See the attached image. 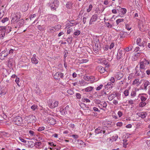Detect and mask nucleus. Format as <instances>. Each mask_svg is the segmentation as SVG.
<instances>
[{
	"label": "nucleus",
	"instance_id": "f257e3e1",
	"mask_svg": "<svg viewBox=\"0 0 150 150\" xmlns=\"http://www.w3.org/2000/svg\"><path fill=\"white\" fill-rule=\"evenodd\" d=\"M53 115H50L45 120V122L49 125H54L56 123V121L55 119L53 117Z\"/></svg>",
	"mask_w": 150,
	"mask_h": 150
},
{
	"label": "nucleus",
	"instance_id": "f03ea898",
	"mask_svg": "<svg viewBox=\"0 0 150 150\" xmlns=\"http://www.w3.org/2000/svg\"><path fill=\"white\" fill-rule=\"evenodd\" d=\"M26 120L29 123H33L36 121V117L33 115H30L25 117Z\"/></svg>",
	"mask_w": 150,
	"mask_h": 150
},
{
	"label": "nucleus",
	"instance_id": "7ed1b4c3",
	"mask_svg": "<svg viewBox=\"0 0 150 150\" xmlns=\"http://www.w3.org/2000/svg\"><path fill=\"white\" fill-rule=\"evenodd\" d=\"M149 64L150 62L149 61L146 60L145 59H144L143 61L139 63V68L140 69L145 70L146 69L145 68V66L148 65Z\"/></svg>",
	"mask_w": 150,
	"mask_h": 150
},
{
	"label": "nucleus",
	"instance_id": "20e7f679",
	"mask_svg": "<svg viewBox=\"0 0 150 150\" xmlns=\"http://www.w3.org/2000/svg\"><path fill=\"white\" fill-rule=\"evenodd\" d=\"M22 118L20 116H17L14 118L13 120V122L14 124L18 125H19L22 123Z\"/></svg>",
	"mask_w": 150,
	"mask_h": 150
},
{
	"label": "nucleus",
	"instance_id": "39448f33",
	"mask_svg": "<svg viewBox=\"0 0 150 150\" xmlns=\"http://www.w3.org/2000/svg\"><path fill=\"white\" fill-rule=\"evenodd\" d=\"M95 132L96 134H100V136H103V137L105 131L104 128L98 127L95 129Z\"/></svg>",
	"mask_w": 150,
	"mask_h": 150
},
{
	"label": "nucleus",
	"instance_id": "423d86ee",
	"mask_svg": "<svg viewBox=\"0 0 150 150\" xmlns=\"http://www.w3.org/2000/svg\"><path fill=\"white\" fill-rule=\"evenodd\" d=\"M51 3L50 6L52 9H56L59 6V1L57 0H54Z\"/></svg>",
	"mask_w": 150,
	"mask_h": 150
},
{
	"label": "nucleus",
	"instance_id": "0eeeda50",
	"mask_svg": "<svg viewBox=\"0 0 150 150\" xmlns=\"http://www.w3.org/2000/svg\"><path fill=\"white\" fill-rule=\"evenodd\" d=\"M58 102L54 101V103L52 100H50L48 103L49 106L51 108H54L57 107L58 105Z\"/></svg>",
	"mask_w": 150,
	"mask_h": 150
},
{
	"label": "nucleus",
	"instance_id": "6e6552de",
	"mask_svg": "<svg viewBox=\"0 0 150 150\" xmlns=\"http://www.w3.org/2000/svg\"><path fill=\"white\" fill-rule=\"evenodd\" d=\"M8 54V50L7 49H5L2 51L0 54V59L3 60L4 58L7 56Z\"/></svg>",
	"mask_w": 150,
	"mask_h": 150
},
{
	"label": "nucleus",
	"instance_id": "1a4fd4ad",
	"mask_svg": "<svg viewBox=\"0 0 150 150\" xmlns=\"http://www.w3.org/2000/svg\"><path fill=\"white\" fill-rule=\"evenodd\" d=\"M64 77V74L60 72H56L54 75V78L56 80H59L60 78L63 79Z\"/></svg>",
	"mask_w": 150,
	"mask_h": 150
},
{
	"label": "nucleus",
	"instance_id": "9d476101",
	"mask_svg": "<svg viewBox=\"0 0 150 150\" xmlns=\"http://www.w3.org/2000/svg\"><path fill=\"white\" fill-rule=\"evenodd\" d=\"M135 74H136V76H141L142 77H143V76H144V75H145V71L144 70L140 69L139 68V70H138L136 71Z\"/></svg>",
	"mask_w": 150,
	"mask_h": 150
},
{
	"label": "nucleus",
	"instance_id": "9b49d317",
	"mask_svg": "<svg viewBox=\"0 0 150 150\" xmlns=\"http://www.w3.org/2000/svg\"><path fill=\"white\" fill-rule=\"evenodd\" d=\"M124 51L122 50H119L118 51L117 55V59H120L121 58L123 57Z\"/></svg>",
	"mask_w": 150,
	"mask_h": 150
},
{
	"label": "nucleus",
	"instance_id": "f8f14e48",
	"mask_svg": "<svg viewBox=\"0 0 150 150\" xmlns=\"http://www.w3.org/2000/svg\"><path fill=\"white\" fill-rule=\"evenodd\" d=\"M6 33L4 29V26H0V38H3L5 36Z\"/></svg>",
	"mask_w": 150,
	"mask_h": 150
},
{
	"label": "nucleus",
	"instance_id": "ddd939ff",
	"mask_svg": "<svg viewBox=\"0 0 150 150\" xmlns=\"http://www.w3.org/2000/svg\"><path fill=\"white\" fill-rule=\"evenodd\" d=\"M98 18V16L96 14H95L93 15L91 18L90 21L89 22V24L91 25L92 24V22L97 20Z\"/></svg>",
	"mask_w": 150,
	"mask_h": 150
},
{
	"label": "nucleus",
	"instance_id": "4468645a",
	"mask_svg": "<svg viewBox=\"0 0 150 150\" xmlns=\"http://www.w3.org/2000/svg\"><path fill=\"white\" fill-rule=\"evenodd\" d=\"M118 93H117L114 92L108 96V99L109 100H112L116 96H117Z\"/></svg>",
	"mask_w": 150,
	"mask_h": 150
},
{
	"label": "nucleus",
	"instance_id": "2eb2a0df",
	"mask_svg": "<svg viewBox=\"0 0 150 150\" xmlns=\"http://www.w3.org/2000/svg\"><path fill=\"white\" fill-rule=\"evenodd\" d=\"M16 23L17 24V26L18 28H19L23 25L24 23V20L23 19H21L17 21Z\"/></svg>",
	"mask_w": 150,
	"mask_h": 150
},
{
	"label": "nucleus",
	"instance_id": "dca6fc26",
	"mask_svg": "<svg viewBox=\"0 0 150 150\" xmlns=\"http://www.w3.org/2000/svg\"><path fill=\"white\" fill-rule=\"evenodd\" d=\"M137 115L139 117H141L142 118H144L146 117L147 114L145 112H142L137 113Z\"/></svg>",
	"mask_w": 150,
	"mask_h": 150
},
{
	"label": "nucleus",
	"instance_id": "f3484780",
	"mask_svg": "<svg viewBox=\"0 0 150 150\" xmlns=\"http://www.w3.org/2000/svg\"><path fill=\"white\" fill-rule=\"evenodd\" d=\"M123 76V75L122 73L117 72L116 73L115 77L117 79L120 80L121 79Z\"/></svg>",
	"mask_w": 150,
	"mask_h": 150
},
{
	"label": "nucleus",
	"instance_id": "a211bd4d",
	"mask_svg": "<svg viewBox=\"0 0 150 150\" xmlns=\"http://www.w3.org/2000/svg\"><path fill=\"white\" fill-rule=\"evenodd\" d=\"M107 106V103L105 102H102L99 105V108L101 109H103V108H105Z\"/></svg>",
	"mask_w": 150,
	"mask_h": 150
},
{
	"label": "nucleus",
	"instance_id": "6ab92c4d",
	"mask_svg": "<svg viewBox=\"0 0 150 150\" xmlns=\"http://www.w3.org/2000/svg\"><path fill=\"white\" fill-rule=\"evenodd\" d=\"M36 56V55L35 54H34L33 55V57L31 58V60L32 61V62L33 63L35 64H37L38 63V59H36L35 58V57Z\"/></svg>",
	"mask_w": 150,
	"mask_h": 150
},
{
	"label": "nucleus",
	"instance_id": "aec40b11",
	"mask_svg": "<svg viewBox=\"0 0 150 150\" xmlns=\"http://www.w3.org/2000/svg\"><path fill=\"white\" fill-rule=\"evenodd\" d=\"M13 59L11 58L9 59L7 62V65L8 67L11 68L12 66Z\"/></svg>",
	"mask_w": 150,
	"mask_h": 150
},
{
	"label": "nucleus",
	"instance_id": "412c9836",
	"mask_svg": "<svg viewBox=\"0 0 150 150\" xmlns=\"http://www.w3.org/2000/svg\"><path fill=\"white\" fill-rule=\"evenodd\" d=\"M126 11L127 10L126 8H122L120 9V10L119 11H118V12L119 13V14L122 15H124Z\"/></svg>",
	"mask_w": 150,
	"mask_h": 150
},
{
	"label": "nucleus",
	"instance_id": "4be33fe9",
	"mask_svg": "<svg viewBox=\"0 0 150 150\" xmlns=\"http://www.w3.org/2000/svg\"><path fill=\"white\" fill-rule=\"evenodd\" d=\"M4 27V29L6 33V34H7L9 33L11 31V27L9 26Z\"/></svg>",
	"mask_w": 150,
	"mask_h": 150
},
{
	"label": "nucleus",
	"instance_id": "5701e85b",
	"mask_svg": "<svg viewBox=\"0 0 150 150\" xmlns=\"http://www.w3.org/2000/svg\"><path fill=\"white\" fill-rule=\"evenodd\" d=\"M97 68L98 71L101 73H104L105 71V68L101 66H98Z\"/></svg>",
	"mask_w": 150,
	"mask_h": 150
},
{
	"label": "nucleus",
	"instance_id": "b1692460",
	"mask_svg": "<svg viewBox=\"0 0 150 150\" xmlns=\"http://www.w3.org/2000/svg\"><path fill=\"white\" fill-rule=\"evenodd\" d=\"M141 83V81H139L138 79H135L133 83V85L137 84V86L139 85V84Z\"/></svg>",
	"mask_w": 150,
	"mask_h": 150
},
{
	"label": "nucleus",
	"instance_id": "393cba45",
	"mask_svg": "<svg viewBox=\"0 0 150 150\" xmlns=\"http://www.w3.org/2000/svg\"><path fill=\"white\" fill-rule=\"evenodd\" d=\"M126 33L124 32L123 31H121L120 33V38H125L126 35Z\"/></svg>",
	"mask_w": 150,
	"mask_h": 150
},
{
	"label": "nucleus",
	"instance_id": "a878e982",
	"mask_svg": "<svg viewBox=\"0 0 150 150\" xmlns=\"http://www.w3.org/2000/svg\"><path fill=\"white\" fill-rule=\"evenodd\" d=\"M150 83L148 81L145 82L144 83V89L146 90L147 89V87L149 85H150Z\"/></svg>",
	"mask_w": 150,
	"mask_h": 150
},
{
	"label": "nucleus",
	"instance_id": "bb28decb",
	"mask_svg": "<svg viewBox=\"0 0 150 150\" xmlns=\"http://www.w3.org/2000/svg\"><path fill=\"white\" fill-rule=\"evenodd\" d=\"M93 87H91V86H89V87H88L87 88H85L84 89V90H85V91L86 92H89V91H92V90L93 89ZM83 90H84V89Z\"/></svg>",
	"mask_w": 150,
	"mask_h": 150
},
{
	"label": "nucleus",
	"instance_id": "cd10ccee",
	"mask_svg": "<svg viewBox=\"0 0 150 150\" xmlns=\"http://www.w3.org/2000/svg\"><path fill=\"white\" fill-rule=\"evenodd\" d=\"M28 4H25L23 6L22 8L23 9V11H26L28 10Z\"/></svg>",
	"mask_w": 150,
	"mask_h": 150
},
{
	"label": "nucleus",
	"instance_id": "c85d7f7f",
	"mask_svg": "<svg viewBox=\"0 0 150 150\" xmlns=\"http://www.w3.org/2000/svg\"><path fill=\"white\" fill-rule=\"evenodd\" d=\"M55 30H58L61 28V25L59 24L56 25L54 27Z\"/></svg>",
	"mask_w": 150,
	"mask_h": 150
},
{
	"label": "nucleus",
	"instance_id": "c756f323",
	"mask_svg": "<svg viewBox=\"0 0 150 150\" xmlns=\"http://www.w3.org/2000/svg\"><path fill=\"white\" fill-rule=\"evenodd\" d=\"M19 19V18H18V17L16 16L15 18H13L11 20V22L13 23L17 21Z\"/></svg>",
	"mask_w": 150,
	"mask_h": 150
},
{
	"label": "nucleus",
	"instance_id": "7c9ffc66",
	"mask_svg": "<svg viewBox=\"0 0 150 150\" xmlns=\"http://www.w3.org/2000/svg\"><path fill=\"white\" fill-rule=\"evenodd\" d=\"M66 7L68 9H70L72 7V4L71 2H67L66 5Z\"/></svg>",
	"mask_w": 150,
	"mask_h": 150
},
{
	"label": "nucleus",
	"instance_id": "2f4dec72",
	"mask_svg": "<svg viewBox=\"0 0 150 150\" xmlns=\"http://www.w3.org/2000/svg\"><path fill=\"white\" fill-rule=\"evenodd\" d=\"M132 46H130L127 47H126L124 49V50H125L126 52H128L129 51L132 50Z\"/></svg>",
	"mask_w": 150,
	"mask_h": 150
},
{
	"label": "nucleus",
	"instance_id": "473e14b6",
	"mask_svg": "<svg viewBox=\"0 0 150 150\" xmlns=\"http://www.w3.org/2000/svg\"><path fill=\"white\" fill-rule=\"evenodd\" d=\"M146 105V103L145 102H142L140 103L139 104V107H143Z\"/></svg>",
	"mask_w": 150,
	"mask_h": 150
},
{
	"label": "nucleus",
	"instance_id": "72a5a7b5",
	"mask_svg": "<svg viewBox=\"0 0 150 150\" xmlns=\"http://www.w3.org/2000/svg\"><path fill=\"white\" fill-rule=\"evenodd\" d=\"M124 20V19L122 18L117 19L116 21V23L118 25L120 23L123 22Z\"/></svg>",
	"mask_w": 150,
	"mask_h": 150
},
{
	"label": "nucleus",
	"instance_id": "f704fd0d",
	"mask_svg": "<svg viewBox=\"0 0 150 150\" xmlns=\"http://www.w3.org/2000/svg\"><path fill=\"white\" fill-rule=\"evenodd\" d=\"M123 146L124 147L126 148V147L127 145L128 144L127 143V140L126 139H125L123 140Z\"/></svg>",
	"mask_w": 150,
	"mask_h": 150
},
{
	"label": "nucleus",
	"instance_id": "c9c22d12",
	"mask_svg": "<svg viewBox=\"0 0 150 150\" xmlns=\"http://www.w3.org/2000/svg\"><path fill=\"white\" fill-rule=\"evenodd\" d=\"M67 93L68 94L71 95L74 93V91L71 89H69L67 91Z\"/></svg>",
	"mask_w": 150,
	"mask_h": 150
},
{
	"label": "nucleus",
	"instance_id": "e433bc0d",
	"mask_svg": "<svg viewBox=\"0 0 150 150\" xmlns=\"http://www.w3.org/2000/svg\"><path fill=\"white\" fill-rule=\"evenodd\" d=\"M83 102H86L89 103L90 102V100L85 98H83L81 100Z\"/></svg>",
	"mask_w": 150,
	"mask_h": 150
},
{
	"label": "nucleus",
	"instance_id": "4c0bfd02",
	"mask_svg": "<svg viewBox=\"0 0 150 150\" xmlns=\"http://www.w3.org/2000/svg\"><path fill=\"white\" fill-rule=\"evenodd\" d=\"M38 106L37 105H33L31 107V108L33 110H35L37 108Z\"/></svg>",
	"mask_w": 150,
	"mask_h": 150
},
{
	"label": "nucleus",
	"instance_id": "58836bf2",
	"mask_svg": "<svg viewBox=\"0 0 150 150\" xmlns=\"http://www.w3.org/2000/svg\"><path fill=\"white\" fill-rule=\"evenodd\" d=\"M136 92L135 91H132L131 93V96L132 97H135L136 96Z\"/></svg>",
	"mask_w": 150,
	"mask_h": 150
},
{
	"label": "nucleus",
	"instance_id": "ea45409f",
	"mask_svg": "<svg viewBox=\"0 0 150 150\" xmlns=\"http://www.w3.org/2000/svg\"><path fill=\"white\" fill-rule=\"evenodd\" d=\"M124 94L125 96H127L129 95V92L128 90H125L124 92Z\"/></svg>",
	"mask_w": 150,
	"mask_h": 150
},
{
	"label": "nucleus",
	"instance_id": "a19ab883",
	"mask_svg": "<svg viewBox=\"0 0 150 150\" xmlns=\"http://www.w3.org/2000/svg\"><path fill=\"white\" fill-rule=\"evenodd\" d=\"M78 144H79L81 145H83H83H84L85 146L86 145V144L84 143V142L81 140H78Z\"/></svg>",
	"mask_w": 150,
	"mask_h": 150
},
{
	"label": "nucleus",
	"instance_id": "79ce46f5",
	"mask_svg": "<svg viewBox=\"0 0 150 150\" xmlns=\"http://www.w3.org/2000/svg\"><path fill=\"white\" fill-rule=\"evenodd\" d=\"M50 32L51 33H53L54 31H55L56 30H55L54 28V27H51L50 28Z\"/></svg>",
	"mask_w": 150,
	"mask_h": 150
},
{
	"label": "nucleus",
	"instance_id": "37998d69",
	"mask_svg": "<svg viewBox=\"0 0 150 150\" xmlns=\"http://www.w3.org/2000/svg\"><path fill=\"white\" fill-rule=\"evenodd\" d=\"M140 99L142 102H145V101L146 100L147 98L143 96H141L140 97Z\"/></svg>",
	"mask_w": 150,
	"mask_h": 150
},
{
	"label": "nucleus",
	"instance_id": "c03bdc74",
	"mask_svg": "<svg viewBox=\"0 0 150 150\" xmlns=\"http://www.w3.org/2000/svg\"><path fill=\"white\" fill-rule=\"evenodd\" d=\"M80 33V32L79 30H77L74 33V35H78Z\"/></svg>",
	"mask_w": 150,
	"mask_h": 150
},
{
	"label": "nucleus",
	"instance_id": "a18cd8bd",
	"mask_svg": "<svg viewBox=\"0 0 150 150\" xmlns=\"http://www.w3.org/2000/svg\"><path fill=\"white\" fill-rule=\"evenodd\" d=\"M72 40V37H69L67 40V41L68 42L71 43Z\"/></svg>",
	"mask_w": 150,
	"mask_h": 150
},
{
	"label": "nucleus",
	"instance_id": "49530a36",
	"mask_svg": "<svg viewBox=\"0 0 150 150\" xmlns=\"http://www.w3.org/2000/svg\"><path fill=\"white\" fill-rule=\"evenodd\" d=\"M92 5H90L88 7V8L87 9V12H89L91 10L92 8Z\"/></svg>",
	"mask_w": 150,
	"mask_h": 150
},
{
	"label": "nucleus",
	"instance_id": "de8ad7c7",
	"mask_svg": "<svg viewBox=\"0 0 150 150\" xmlns=\"http://www.w3.org/2000/svg\"><path fill=\"white\" fill-rule=\"evenodd\" d=\"M76 96L77 99H80L81 98V95L79 93H76Z\"/></svg>",
	"mask_w": 150,
	"mask_h": 150
},
{
	"label": "nucleus",
	"instance_id": "09e8293b",
	"mask_svg": "<svg viewBox=\"0 0 150 150\" xmlns=\"http://www.w3.org/2000/svg\"><path fill=\"white\" fill-rule=\"evenodd\" d=\"M103 87V85L102 84H100L99 86H98L96 89V90L97 91H99L102 88V87Z\"/></svg>",
	"mask_w": 150,
	"mask_h": 150
},
{
	"label": "nucleus",
	"instance_id": "8fccbe9b",
	"mask_svg": "<svg viewBox=\"0 0 150 150\" xmlns=\"http://www.w3.org/2000/svg\"><path fill=\"white\" fill-rule=\"evenodd\" d=\"M45 127H40L38 129V130L39 131H41L44 130Z\"/></svg>",
	"mask_w": 150,
	"mask_h": 150
},
{
	"label": "nucleus",
	"instance_id": "3c124183",
	"mask_svg": "<svg viewBox=\"0 0 150 150\" xmlns=\"http://www.w3.org/2000/svg\"><path fill=\"white\" fill-rule=\"evenodd\" d=\"M19 81V78H16L15 80L17 84V85L20 86V85L18 83Z\"/></svg>",
	"mask_w": 150,
	"mask_h": 150
},
{
	"label": "nucleus",
	"instance_id": "603ef678",
	"mask_svg": "<svg viewBox=\"0 0 150 150\" xmlns=\"http://www.w3.org/2000/svg\"><path fill=\"white\" fill-rule=\"evenodd\" d=\"M114 43L112 42V43L109 46V49L110 50L112 49L114 47Z\"/></svg>",
	"mask_w": 150,
	"mask_h": 150
},
{
	"label": "nucleus",
	"instance_id": "864d4df0",
	"mask_svg": "<svg viewBox=\"0 0 150 150\" xmlns=\"http://www.w3.org/2000/svg\"><path fill=\"white\" fill-rule=\"evenodd\" d=\"M83 78L85 80L87 81H89L90 79H91L90 77L87 76H84Z\"/></svg>",
	"mask_w": 150,
	"mask_h": 150
},
{
	"label": "nucleus",
	"instance_id": "5fc2aeb1",
	"mask_svg": "<svg viewBox=\"0 0 150 150\" xmlns=\"http://www.w3.org/2000/svg\"><path fill=\"white\" fill-rule=\"evenodd\" d=\"M19 139L23 143H26V141L24 139H22L21 137H19Z\"/></svg>",
	"mask_w": 150,
	"mask_h": 150
},
{
	"label": "nucleus",
	"instance_id": "6e6d98bb",
	"mask_svg": "<svg viewBox=\"0 0 150 150\" xmlns=\"http://www.w3.org/2000/svg\"><path fill=\"white\" fill-rule=\"evenodd\" d=\"M8 20V18H4L1 20V22L2 23H4L6 21H7Z\"/></svg>",
	"mask_w": 150,
	"mask_h": 150
},
{
	"label": "nucleus",
	"instance_id": "4d7b16f0",
	"mask_svg": "<svg viewBox=\"0 0 150 150\" xmlns=\"http://www.w3.org/2000/svg\"><path fill=\"white\" fill-rule=\"evenodd\" d=\"M110 81L112 83H114L115 81V79L114 77H112L110 79Z\"/></svg>",
	"mask_w": 150,
	"mask_h": 150
},
{
	"label": "nucleus",
	"instance_id": "13d9d810",
	"mask_svg": "<svg viewBox=\"0 0 150 150\" xmlns=\"http://www.w3.org/2000/svg\"><path fill=\"white\" fill-rule=\"evenodd\" d=\"M145 43V42H143L142 43V47H141V50H143L144 49V43Z\"/></svg>",
	"mask_w": 150,
	"mask_h": 150
},
{
	"label": "nucleus",
	"instance_id": "bf43d9fd",
	"mask_svg": "<svg viewBox=\"0 0 150 150\" xmlns=\"http://www.w3.org/2000/svg\"><path fill=\"white\" fill-rule=\"evenodd\" d=\"M145 43V42H143L142 43V47H141V50H143L144 49V43Z\"/></svg>",
	"mask_w": 150,
	"mask_h": 150
},
{
	"label": "nucleus",
	"instance_id": "052dcab7",
	"mask_svg": "<svg viewBox=\"0 0 150 150\" xmlns=\"http://www.w3.org/2000/svg\"><path fill=\"white\" fill-rule=\"evenodd\" d=\"M141 41V39L139 38H137V41H136V42H137V45H139V43Z\"/></svg>",
	"mask_w": 150,
	"mask_h": 150
},
{
	"label": "nucleus",
	"instance_id": "680f3d73",
	"mask_svg": "<svg viewBox=\"0 0 150 150\" xmlns=\"http://www.w3.org/2000/svg\"><path fill=\"white\" fill-rule=\"evenodd\" d=\"M8 50V54H11L13 53L14 51L13 50L11 49L10 50Z\"/></svg>",
	"mask_w": 150,
	"mask_h": 150
},
{
	"label": "nucleus",
	"instance_id": "e2e57ef3",
	"mask_svg": "<svg viewBox=\"0 0 150 150\" xmlns=\"http://www.w3.org/2000/svg\"><path fill=\"white\" fill-rule=\"evenodd\" d=\"M71 136V137H73V138H74V139H77L79 137L77 135L74 134V135H72V136Z\"/></svg>",
	"mask_w": 150,
	"mask_h": 150
},
{
	"label": "nucleus",
	"instance_id": "0e129e2a",
	"mask_svg": "<svg viewBox=\"0 0 150 150\" xmlns=\"http://www.w3.org/2000/svg\"><path fill=\"white\" fill-rule=\"evenodd\" d=\"M122 122H118L117 123V126L120 127L122 126Z\"/></svg>",
	"mask_w": 150,
	"mask_h": 150
},
{
	"label": "nucleus",
	"instance_id": "69168bd1",
	"mask_svg": "<svg viewBox=\"0 0 150 150\" xmlns=\"http://www.w3.org/2000/svg\"><path fill=\"white\" fill-rule=\"evenodd\" d=\"M41 144V143L40 142H35V145L36 146H40V145Z\"/></svg>",
	"mask_w": 150,
	"mask_h": 150
},
{
	"label": "nucleus",
	"instance_id": "338daca9",
	"mask_svg": "<svg viewBox=\"0 0 150 150\" xmlns=\"http://www.w3.org/2000/svg\"><path fill=\"white\" fill-rule=\"evenodd\" d=\"M72 30V29H69L67 30V34H69L70 33Z\"/></svg>",
	"mask_w": 150,
	"mask_h": 150
},
{
	"label": "nucleus",
	"instance_id": "774afa93",
	"mask_svg": "<svg viewBox=\"0 0 150 150\" xmlns=\"http://www.w3.org/2000/svg\"><path fill=\"white\" fill-rule=\"evenodd\" d=\"M118 115H119V117H120L122 115V112L121 111H119L118 112Z\"/></svg>",
	"mask_w": 150,
	"mask_h": 150
}]
</instances>
